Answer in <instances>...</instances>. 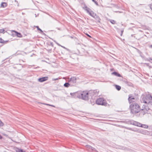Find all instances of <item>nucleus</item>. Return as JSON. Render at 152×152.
I'll list each match as a JSON object with an SVG mask.
<instances>
[{
	"instance_id": "1",
	"label": "nucleus",
	"mask_w": 152,
	"mask_h": 152,
	"mask_svg": "<svg viewBox=\"0 0 152 152\" xmlns=\"http://www.w3.org/2000/svg\"><path fill=\"white\" fill-rule=\"evenodd\" d=\"M92 92V91H91L89 92H88L86 91H80L77 92V93L73 94H76L77 95V97L78 98H81L84 100H87L88 99L89 95Z\"/></svg>"
},
{
	"instance_id": "2",
	"label": "nucleus",
	"mask_w": 152,
	"mask_h": 152,
	"mask_svg": "<svg viewBox=\"0 0 152 152\" xmlns=\"http://www.w3.org/2000/svg\"><path fill=\"white\" fill-rule=\"evenodd\" d=\"M131 112L133 114L137 113L140 112L141 110L140 106L136 103H133L130 105Z\"/></svg>"
},
{
	"instance_id": "3",
	"label": "nucleus",
	"mask_w": 152,
	"mask_h": 152,
	"mask_svg": "<svg viewBox=\"0 0 152 152\" xmlns=\"http://www.w3.org/2000/svg\"><path fill=\"white\" fill-rule=\"evenodd\" d=\"M141 101L143 103L149 104L152 102V96L150 94L142 95L141 96Z\"/></svg>"
},
{
	"instance_id": "4",
	"label": "nucleus",
	"mask_w": 152,
	"mask_h": 152,
	"mask_svg": "<svg viewBox=\"0 0 152 152\" xmlns=\"http://www.w3.org/2000/svg\"><path fill=\"white\" fill-rule=\"evenodd\" d=\"M96 103L98 105H105L107 104L106 101L103 98H99L96 101Z\"/></svg>"
},
{
	"instance_id": "5",
	"label": "nucleus",
	"mask_w": 152,
	"mask_h": 152,
	"mask_svg": "<svg viewBox=\"0 0 152 152\" xmlns=\"http://www.w3.org/2000/svg\"><path fill=\"white\" fill-rule=\"evenodd\" d=\"M149 110L148 107L146 105L143 104L142 107V108L140 110L142 111H141L140 114L144 115L145 114L147 113L148 110Z\"/></svg>"
},
{
	"instance_id": "6",
	"label": "nucleus",
	"mask_w": 152,
	"mask_h": 152,
	"mask_svg": "<svg viewBox=\"0 0 152 152\" xmlns=\"http://www.w3.org/2000/svg\"><path fill=\"white\" fill-rule=\"evenodd\" d=\"M133 124L135 125L136 126L142 127L145 129H147L148 128V126L147 125L142 124L138 122H135Z\"/></svg>"
},
{
	"instance_id": "7",
	"label": "nucleus",
	"mask_w": 152,
	"mask_h": 152,
	"mask_svg": "<svg viewBox=\"0 0 152 152\" xmlns=\"http://www.w3.org/2000/svg\"><path fill=\"white\" fill-rule=\"evenodd\" d=\"M137 132L145 135H148L149 134L148 131L146 130H139L137 131Z\"/></svg>"
},
{
	"instance_id": "8",
	"label": "nucleus",
	"mask_w": 152,
	"mask_h": 152,
	"mask_svg": "<svg viewBox=\"0 0 152 152\" xmlns=\"http://www.w3.org/2000/svg\"><path fill=\"white\" fill-rule=\"evenodd\" d=\"M48 76H46L39 78L38 79V80L39 82H42L48 80Z\"/></svg>"
},
{
	"instance_id": "9",
	"label": "nucleus",
	"mask_w": 152,
	"mask_h": 152,
	"mask_svg": "<svg viewBox=\"0 0 152 152\" xmlns=\"http://www.w3.org/2000/svg\"><path fill=\"white\" fill-rule=\"evenodd\" d=\"M76 82V79L75 77H72L69 80V82L70 84H75Z\"/></svg>"
},
{
	"instance_id": "10",
	"label": "nucleus",
	"mask_w": 152,
	"mask_h": 152,
	"mask_svg": "<svg viewBox=\"0 0 152 152\" xmlns=\"http://www.w3.org/2000/svg\"><path fill=\"white\" fill-rule=\"evenodd\" d=\"M12 31L15 32V34H13V35H14V36L16 35L19 37H22V35L20 33L17 32V31L14 30H12Z\"/></svg>"
},
{
	"instance_id": "11",
	"label": "nucleus",
	"mask_w": 152,
	"mask_h": 152,
	"mask_svg": "<svg viewBox=\"0 0 152 152\" xmlns=\"http://www.w3.org/2000/svg\"><path fill=\"white\" fill-rule=\"evenodd\" d=\"M87 150H88L89 151H90V150H91V151H94L95 149L93 148L90 145H87L85 146Z\"/></svg>"
},
{
	"instance_id": "12",
	"label": "nucleus",
	"mask_w": 152,
	"mask_h": 152,
	"mask_svg": "<svg viewBox=\"0 0 152 152\" xmlns=\"http://www.w3.org/2000/svg\"><path fill=\"white\" fill-rule=\"evenodd\" d=\"M124 82L128 86L130 87L133 86V84L129 81L127 80H124Z\"/></svg>"
},
{
	"instance_id": "13",
	"label": "nucleus",
	"mask_w": 152,
	"mask_h": 152,
	"mask_svg": "<svg viewBox=\"0 0 152 152\" xmlns=\"http://www.w3.org/2000/svg\"><path fill=\"white\" fill-rule=\"evenodd\" d=\"M135 99V98L133 97H132V96H129V98L128 99V100L129 101L130 103H131L132 102H134V100Z\"/></svg>"
},
{
	"instance_id": "14",
	"label": "nucleus",
	"mask_w": 152,
	"mask_h": 152,
	"mask_svg": "<svg viewBox=\"0 0 152 152\" xmlns=\"http://www.w3.org/2000/svg\"><path fill=\"white\" fill-rule=\"evenodd\" d=\"M94 18L96 20L97 22H98L99 23H100L101 19H100L99 17L98 16L96 15H96L94 17Z\"/></svg>"
},
{
	"instance_id": "15",
	"label": "nucleus",
	"mask_w": 152,
	"mask_h": 152,
	"mask_svg": "<svg viewBox=\"0 0 152 152\" xmlns=\"http://www.w3.org/2000/svg\"><path fill=\"white\" fill-rule=\"evenodd\" d=\"M111 74L112 75H114L118 77H121V75L120 74L116 72H112L111 73Z\"/></svg>"
},
{
	"instance_id": "16",
	"label": "nucleus",
	"mask_w": 152,
	"mask_h": 152,
	"mask_svg": "<svg viewBox=\"0 0 152 152\" xmlns=\"http://www.w3.org/2000/svg\"><path fill=\"white\" fill-rule=\"evenodd\" d=\"M88 13L90 16H92L93 18L96 15V14L92 10H91V11Z\"/></svg>"
},
{
	"instance_id": "17",
	"label": "nucleus",
	"mask_w": 152,
	"mask_h": 152,
	"mask_svg": "<svg viewBox=\"0 0 152 152\" xmlns=\"http://www.w3.org/2000/svg\"><path fill=\"white\" fill-rule=\"evenodd\" d=\"M8 41H4L1 38H0V43L5 44L7 43Z\"/></svg>"
},
{
	"instance_id": "18",
	"label": "nucleus",
	"mask_w": 152,
	"mask_h": 152,
	"mask_svg": "<svg viewBox=\"0 0 152 152\" xmlns=\"http://www.w3.org/2000/svg\"><path fill=\"white\" fill-rule=\"evenodd\" d=\"M7 6V4L5 2H2L1 4V7H4Z\"/></svg>"
},
{
	"instance_id": "19",
	"label": "nucleus",
	"mask_w": 152,
	"mask_h": 152,
	"mask_svg": "<svg viewBox=\"0 0 152 152\" xmlns=\"http://www.w3.org/2000/svg\"><path fill=\"white\" fill-rule=\"evenodd\" d=\"M70 85L69 83H66L64 84V86L65 87H68Z\"/></svg>"
},
{
	"instance_id": "20",
	"label": "nucleus",
	"mask_w": 152,
	"mask_h": 152,
	"mask_svg": "<svg viewBox=\"0 0 152 152\" xmlns=\"http://www.w3.org/2000/svg\"><path fill=\"white\" fill-rule=\"evenodd\" d=\"M115 88L118 91H119L121 89V86L117 85H115Z\"/></svg>"
},
{
	"instance_id": "21",
	"label": "nucleus",
	"mask_w": 152,
	"mask_h": 152,
	"mask_svg": "<svg viewBox=\"0 0 152 152\" xmlns=\"http://www.w3.org/2000/svg\"><path fill=\"white\" fill-rule=\"evenodd\" d=\"M77 93V92H75L74 93H70V94L71 95H72V96H73L75 98L76 96L77 97V95L76 94H73L75 93Z\"/></svg>"
},
{
	"instance_id": "22",
	"label": "nucleus",
	"mask_w": 152,
	"mask_h": 152,
	"mask_svg": "<svg viewBox=\"0 0 152 152\" xmlns=\"http://www.w3.org/2000/svg\"><path fill=\"white\" fill-rule=\"evenodd\" d=\"M37 28L38 30L39 31H40L41 33H42L43 32L39 28V27L38 26H35Z\"/></svg>"
},
{
	"instance_id": "23",
	"label": "nucleus",
	"mask_w": 152,
	"mask_h": 152,
	"mask_svg": "<svg viewBox=\"0 0 152 152\" xmlns=\"http://www.w3.org/2000/svg\"><path fill=\"white\" fill-rule=\"evenodd\" d=\"M135 122H137V121H129V122H130V124H132V125H135H135L134 124V123Z\"/></svg>"
},
{
	"instance_id": "24",
	"label": "nucleus",
	"mask_w": 152,
	"mask_h": 152,
	"mask_svg": "<svg viewBox=\"0 0 152 152\" xmlns=\"http://www.w3.org/2000/svg\"><path fill=\"white\" fill-rule=\"evenodd\" d=\"M110 22L113 24L115 23V21L113 20H110Z\"/></svg>"
},
{
	"instance_id": "25",
	"label": "nucleus",
	"mask_w": 152,
	"mask_h": 152,
	"mask_svg": "<svg viewBox=\"0 0 152 152\" xmlns=\"http://www.w3.org/2000/svg\"><path fill=\"white\" fill-rule=\"evenodd\" d=\"M4 125V123L0 120V127L3 126Z\"/></svg>"
},
{
	"instance_id": "26",
	"label": "nucleus",
	"mask_w": 152,
	"mask_h": 152,
	"mask_svg": "<svg viewBox=\"0 0 152 152\" xmlns=\"http://www.w3.org/2000/svg\"><path fill=\"white\" fill-rule=\"evenodd\" d=\"M86 10V11L88 13L91 11V10L88 7Z\"/></svg>"
},
{
	"instance_id": "27",
	"label": "nucleus",
	"mask_w": 152,
	"mask_h": 152,
	"mask_svg": "<svg viewBox=\"0 0 152 152\" xmlns=\"http://www.w3.org/2000/svg\"><path fill=\"white\" fill-rule=\"evenodd\" d=\"M147 61L150 62L151 63H152V58H150L149 59H147Z\"/></svg>"
},
{
	"instance_id": "28",
	"label": "nucleus",
	"mask_w": 152,
	"mask_h": 152,
	"mask_svg": "<svg viewBox=\"0 0 152 152\" xmlns=\"http://www.w3.org/2000/svg\"><path fill=\"white\" fill-rule=\"evenodd\" d=\"M15 2L16 3L15 4V5H16L18 6H19V4L18 3V1L17 0H15Z\"/></svg>"
},
{
	"instance_id": "29",
	"label": "nucleus",
	"mask_w": 152,
	"mask_h": 152,
	"mask_svg": "<svg viewBox=\"0 0 152 152\" xmlns=\"http://www.w3.org/2000/svg\"><path fill=\"white\" fill-rule=\"evenodd\" d=\"M92 1L94 2L97 6L98 5V2L95 0H92Z\"/></svg>"
},
{
	"instance_id": "30",
	"label": "nucleus",
	"mask_w": 152,
	"mask_h": 152,
	"mask_svg": "<svg viewBox=\"0 0 152 152\" xmlns=\"http://www.w3.org/2000/svg\"><path fill=\"white\" fill-rule=\"evenodd\" d=\"M148 7L151 9V10H152V3L151 4L148 5Z\"/></svg>"
},
{
	"instance_id": "31",
	"label": "nucleus",
	"mask_w": 152,
	"mask_h": 152,
	"mask_svg": "<svg viewBox=\"0 0 152 152\" xmlns=\"http://www.w3.org/2000/svg\"><path fill=\"white\" fill-rule=\"evenodd\" d=\"M4 29H0V33H2L3 32H4Z\"/></svg>"
},
{
	"instance_id": "32",
	"label": "nucleus",
	"mask_w": 152,
	"mask_h": 152,
	"mask_svg": "<svg viewBox=\"0 0 152 152\" xmlns=\"http://www.w3.org/2000/svg\"><path fill=\"white\" fill-rule=\"evenodd\" d=\"M124 30L123 29H122L121 31V36H122L123 32H124Z\"/></svg>"
},
{
	"instance_id": "33",
	"label": "nucleus",
	"mask_w": 152,
	"mask_h": 152,
	"mask_svg": "<svg viewBox=\"0 0 152 152\" xmlns=\"http://www.w3.org/2000/svg\"><path fill=\"white\" fill-rule=\"evenodd\" d=\"M19 152H26L24 151L23 149H20L19 150Z\"/></svg>"
},
{
	"instance_id": "34",
	"label": "nucleus",
	"mask_w": 152,
	"mask_h": 152,
	"mask_svg": "<svg viewBox=\"0 0 152 152\" xmlns=\"http://www.w3.org/2000/svg\"><path fill=\"white\" fill-rule=\"evenodd\" d=\"M57 43V45H58L59 46H61V47H62L63 48H65L64 47V46H62L61 45H60V44H58V43Z\"/></svg>"
},
{
	"instance_id": "35",
	"label": "nucleus",
	"mask_w": 152,
	"mask_h": 152,
	"mask_svg": "<svg viewBox=\"0 0 152 152\" xmlns=\"http://www.w3.org/2000/svg\"><path fill=\"white\" fill-rule=\"evenodd\" d=\"M88 8V7L86 6H85L83 7V8L85 10H86Z\"/></svg>"
},
{
	"instance_id": "36",
	"label": "nucleus",
	"mask_w": 152,
	"mask_h": 152,
	"mask_svg": "<svg viewBox=\"0 0 152 152\" xmlns=\"http://www.w3.org/2000/svg\"><path fill=\"white\" fill-rule=\"evenodd\" d=\"M45 104V105H50V106H52V107H54V106L53 105H50V104Z\"/></svg>"
},
{
	"instance_id": "37",
	"label": "nucleus",
	"mask_w": 152,
	"mask_h": 152,
	"mask_svg": "<svg viewBox=\"0 0 152 152\" xmlns=\"http://www.w3.org/2000/svg\"><path fill=\"white\" fill-rule=\"evenodd\" d=\"M59 79L58 78L53 79V80H56Z\"/></svg>"
},
{
	"instance_id": "38",
	"label": "nucleus",
	"mask_w": 152,
	"mask_h": 152,
	"mask_svg": "<svg viewBox=\"0 0 152 152\" xmlns=\"http://www.w3.org/2000/svg\"><path fill=\"white\" fill-rule=\"evenodd\" d=\"M2 138V136L0 134V139H1Z\"/></svg>"
},
{
	"instance_id": "39",
	"label": "nucleus",
	"mask_w": 152,
	"mask_h": 152,
	"mask_svg": "<svg viewBox=\"0 0 152 152\" xmlns=\"http://www.w3.org/2000/svg\"><path fill=\"white\" fill-rule=\"evenodd\" d=\"M149 47L151 48H152V45H150L149 46Z\"/></svg>"
},
{
	"instance_id": "40",
	"label": "nucleus",
	"mask_w": 152,
	"mask_h": 152,
	"mask_svg": "<svg viewBox=\"0 0 152 152\" xmlns=\"http://www.w3.org/2000/svg\"><path fill=\"white\" fill-rule=\"evenodd\" d=\"M87 36L90 37H91L90 35H89L88 34H87Z\"/></svg>"
},
{
	"instance_id": "41",
	"label": "nucleus",
	"mask_w": 152,
	"mask_h": 152,
	"mask_svg": "<svg viewBox=\"0 0 152 152\" xmlns=\"http://www.w3.org/2000/svg\"><path fill=\"white\" fill-rule=\"evenodd\" d=\"M127 129H129V130H132V128H127Z\"/></svg>"
},
{
	"instance_id": "42",
	"label": "nucleus",
	"mask_w": 152,
	"mask_h": 152,
	"mask_svg": "<svg viewBox=\"0 0 152 152\" xmlns=\"http://www.w3.org/2000/svg\"><path fill=\"white\" fill-rule=\"evenodd\" d=\"M52 17V18H53L54 19V20H56L55 18H53V17Z\"/></svg>"
},
{
	"instance_id": "43",
	"label": "nucleus",
	"mask_w": 152,
	"mask_h": 152,
	"mask_svg": "<svg viewBox=\"0 0 152 152\" xmlns=\"http://www.w3.org/2000/svg\"><path fill=\"white\" fill-rule=\"evenodd\" d=\"M147 65H148L149 64H146Z\"/></svg>"
}]
</instances>
